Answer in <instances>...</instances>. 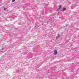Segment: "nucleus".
Wrapping results in <instances>:
<instances>
[{"mask_svg": "<svg viewBox=\"0 0 79 79\" xmlns=\"http://www.w3.org/2000/svg\"><path fill=\"white\" fill-rule=\"evenodd\" d=\"M7 21H10L11 20V18H8L6 19Z\"/></svg>", "mask_w": 79, "mask_h": 79, "instance_id": "1", "label": "nucleus"}, {"mask_svg": "<svg viewBox=\"0 0 79 79\" xmlns=\"http://www.w3.org/2000/svg\"><path fill=\"white\" fill-rule=\"evenodd\" d=\"M57 53H58V52H57V51L56 50H55L54 52V55H56Z\"/></svg>", "mask_w": 79, "mask_h": 79, "instance_id": "2", "label": "nucleus"}, {"mask_svg": "<svg viewBox=\"0 0 79 79\" xmlns=\"http://www.w3.org/2000/svg\"><path fill=\"white\" fill-rule=\"evenodd\" d=\"M66 10V7H63L61 11H65Z\"/></svg>", "mask_w": 79, "mask_h": 79, "instance_id": "3", "label": "nucleus"}, {"mask_svg": "<svg viewBox=\"0 0 79 79\" xmlns=\"http://www.w3.org/2000/svg\"><path fill=\"white\" fill-rule=\"evenodd\" d=\"M60 8H61V6H59V8L56 11H58L60 10Z\"/></svg>", "mask_w": 79, "mask_h": 79, "instance_id": "4", "label": "nucleus"}, {"mask_svg": "<svg viewBox=\"0 0 79 79\" xmlns=\"http://www.w3.org/2000/svg\"><path fill=\"white\" fill-rule=\"evenodd\" d=\"M60 36V35H59L57 36H56V39H58Z\"/></svg>", "mask_w": 79, "mask_h": 79, "instance_id": "5", "label": "nucleus"}, {"mask_svg": "<svg viewBox=\"0 0 79 79\" xmlns=\"http://www.w3.org/2000/svg\"><path fill=\"white\" fill-rule=\"evenodd\" d=\"M7 9L6 8H4V10L6 11V9Z\"/></svg>", "mask_w": 79, "mask_h": 79, "instance_id": "6", "label": "nucleus"}, {"mask_svg": "<svg viewBox=\"0 0 79 79\" xmlns=\"http://www.w3.org/2000/svg\"><path fill=\"white\" fill-rule=\"evenodd\" d=\"M16 0H12V2H15V1Z\"/></svg>", "mask_w": 79, "mask_h": 79, "instance_id": "7", "label": "nucleus"}, {"mask_svg": "<svg viewBox=\"0 0 79 79\" xmlns=\"http://www.w3.org/2000/svg\"><path fill=\"white\" fill-rule=\"evenodd\" d=\"M66 26H68V24H67V25H66Z\"/></svg>", "mask_w": 79, "mask_h": 79, "instance_id": "8", "label": "nucleus"}, {"mask_svg": "<svg viewBox=\"0 0 79 79\" xmlns=\"http://www.w3.org/2000/svg\"><path fill=\"white\" fill-rule=\"evenodd\" d=\"M2 50H3V48H2Z\"/></svg>", "mask_w": 79, "mask_h": 79, "instance_id": "9", "label": "nucleus"}]
</instances>
